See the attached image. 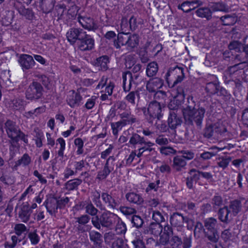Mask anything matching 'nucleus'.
<instances>
[{
  "instance_id": "obj_1",
  "label": "nucleus",
  "mask_w": 248,
  "mask_h": 248,
  "mask_svg": "<svg viewBox=\"0 0 248 248\" xmlns=\"http://www.w3.org/2000/svg\"><path fill=\"white\" fill-rule=\"evenodd\" d=\"M204 112L205 110L203 108H197L194 106H188L183 111L184 116L186 120L195 121L197 124L201 123Z\"/></svg>"
},
{
  "instance_id": "obj_2",
  "label": "nucleus",
  "mask_w": 248,
  "mask_h": 248,
  "mask_svg": "<svg viewBox=\"0 0 248 248\" xmlns=\"http://www.w3.org/2000/svg\"><path fill=\"white\" fill-rule=\"evenodd\" d=\"M87 90L85 89H80L77 92L74 90L70 91L67 94V102L68 105L72 108L78 106L82 99L88 96L89 95L85 94Z\"/></svg>"
},
{
  "instance_id": "obj_3",
  "label": "nucleus",
  "mask_w": 248,
  "mask_h": 248,
  "mask_svg": "<svg viewBox=\"0 0 248 248\" xmlns=\"http://www.w3.org/2000/svg\"><path fill=\"white\" fill-rule=\"evenodd\" d=\"M144 114L150 122H152L153 120L156 118L160 119L162 116L160 104L157 102L151 103L147 111H144Z\"/></svg>"
},
{
  "instance_id": "obj_4",
  "label": "nucleus",
  "mask_w": 248,
  "mask_h": 248,
  "mask_svg": "<svg viewBox=\"0 0 248 248\" xmlns=\"http://www.w3.org/2000/svg\"><path fill=\"white\" fill-rule=\"evenodd\" d=\"M114 87V83L105 76L102 77L96 87L97 89H101V92L104 93L101 97L105 99L107 95H110L113 92Z\"/></svg>"
},
{
  "instance_id": "obj_5",
  "label": "nucleus",
  "mask_w": 248,
  "mask_h": 248,
  "mask_svg": "<svg viewBox=\"0 0 248 248\" xmlns=\"http://www.w3.org/2000/svg\"><path fill=\"white\" fill-rule=\"evenodd\" d=\"M171 95L173 97L169 104V108L170 109H175L184 101L185 95L182 88H178L176 90H173L171 92Z\"/></svg>"
},
{
  "instance_id": "obj_6",
  "label": "nucleus",
  "mask_w": 248,
  "mask_h": 248,
  "mask_svg": "<svg viewBox=\"0 0 248 248\" xmlns=\"http://www.w3.org/2000/svg\"><path fill=\"white\" fill-rule=\"evenodd\" d=\"M7 134L13 140L17 141L19 139H23L25 143H27L28 140L24 137L15 125L14 123L11 121H8L5 124Z\"/></svg>"
},
{
  "instance_id": "obj_7",
  "label": "nucleus",
  "mask_w": 248,
  "mask_h": 248,
  "mask_svg": "<svg viewBox=\"0 0 248 248\" xmlns=\"http://www.w3.org/2000/svg\"><path fill=\"white\" fill-rule=\"evenodd\" d=\"M42 91L43 88L40 84L33 82L27 91L26 97L30 100L38 99L41 97Z\"/></svg>"
},
{
  "instance_id": "obj_8",
  "label": "nucleus",
  "mask_w": 248,
  "mask_h": 248,
  "mask_svg": "<svg viewBox=\"0 0 248 248\" xmlns=\"http://www.w3.org/2000/svg\"><path fill=\"white\" fill-rule=\"evenodd\" d=\"M119 220V217L116 215L110 212H107L103 214L100 222L102 226L111 229L115 226L117 221Z\"/></svg>"
},
{
  "instance_id": "obj_9",
  "label": "nucleus",
  "mask_w": 248,
  "mask_h": 248,
  "mask_svg": "<svg viewBox=\"0 0 248 248\" xmlns=\"http://www.w3.org/2000/svg\"><path fill=\"white\" fill-rule=\"evenodd\" d=\"M85 31L82 29L73 28L69 30L66 33V37L70 44H74L77 40L83 39L85 36Z\"/></svg>"
},
{
  "instance_id": "obj_10",
  "label": "nucleus",
  "mask_w": 248,
  "mask_h": 248,
  "mask_svg": "<svg viewBox=\"0 0 248 248\" xmlns=\"http://www.w3.org/2000/svg\"><path fill=\"white\" fill-rule=\"evenodd\" d=\"M217 10V5L215 3H212L209 4L208 8H200L198 9L196 12L197 16L202 18H206L207 19H210L212 14L216 12Z\"/></svg>"
},
{
  "instance_id": "obj_11",
  "label": "nucleus",
  "mask_w": 248,
  "mask_h": 248,
  "mask_svg": "<svg viewBox=\"0 0 248 248\" xmlns=\"http://www.w3.org/2000/svg\"><path fill=\"white\" fill-rule=\"evenodd\" d=\"M176 74L179 75L177 76V79L174 81L171 87L174 86L175 84L181 82L183 80L184 77V70L182 68L176 67L173 69H170L168 71L166 75V81L169 86H170L169 77L170 76H175Z\"/></svg>"
},
{
  "instance_id": "obj_12",
  "label": "nucleus",
  "mask_w": 248,
  "mask_h": 248,
  "mask_svg": "<svg viewBox=\"0 0 248 248\" xmlns=\"http://www.w3.org/2000/svg\"><path fill=\"white\" fill-rule=\"evenodd\" d=\"M18 62L23 70H28L32 68L35 64L33 57L28 54H21Z\"/></svg>"
},
{
  "instance_id": "obj_13",
  "label": "nucleus",
  "mask_w": 248,
  "mask_h": 248,
  "mask_svg": "<svg viewBox=\"0 0 248 248\" xmlns=\"http://www.w3.org/2000/svg\"><path fill=\"white\" fill-rule=\"evenodd\" d=\"M46 208L47 211L51 215H53L57 212L58 208H60V202L55 198L49 197L47 199L44 203Z\"/></svg>"
},
{
  "instance_id": "obj_14",
  "label": "nucleus",
  "mask_w": 248,
  "mask_h": 248,
  "mask_svg": "<svg viewBox=\"0 0 248 248\" xmlns=\"http://www.w3.org/2000/svg\"><path fill=\"white\" fill-rule=\"evenodd\" d=\"M80 43L78 45V48L82 51L92 49L94 45V40L89 35L85 32V36L83 39L79 40Z\"/></svg>"
},
{
  "instance_id": "obj_15",
  "label": "nucleus",
  "mask_w": 248,
  "mask_h": 248,
  "mask_svg": "<svg viewBox=\"0 0 248 248\" xmlns=\"http://www.w3.org/2000/svg\"><path fill=\"white\" fill-rule=\"evenodd\" d=\"M243 51L238 54H236L234 56V59L236 62H239L238 64H235L234 65L231 67V69L235 68L239 66L241 63L246 62L247 59H248V44L246 45H243L242 47Z\"/></svg>"
},
{
  "instance_id": "obj_16",
  "label": "nucleus",
  "mask_w": 248,
  "mask_h": 248,
  "mask_svg": "<svg viewBox=\"0 0 248 248\" xmlns=\"http://www.w3.org/2000/svg\"><path fill=\"white\" fill-rule=\"evenodd\" d=\"M189 174L191 176V180L196 182L202 178H204L208 180H211L212 179V175L207 172H202L192 170H190Z\"/></svg>"
},
{
  "instance_id": "obj_17",
  "label": "nucleus",
  "mask_w": 248,
  "mask_h": 248,
  "mask_svg": "<svg viewBox=\"0 0 248 248\" xmlns=\"http://www.w3.org/2000/svg\"><path fill=\"white\" fill-rule=\"evenodd\" d=\"M163 84L162 79L159 78H154L150 79L146 85L147 89L150 92H154L160 88Z\"/></svg>"
},
{
  "instance_id": "obj_18",
  "label": "nucleus",
  "mask_w": 248,
  "mask_h": 248,
  "mask_svg": "<svg viewBox=\"0 0 248 248\" xmlns=\"http://www.w3.org/2000/svg\"><path fill=\"white\" fill-rule=\"evenodd\" d=\"M184 221L186 222H191V226L188 227V228H192L193 226V222L192 220H188L185 218L183 216L178 213L173 214L170 218V222L172 225L175 226H180L182 225V223Z\"/></svg>"
},
{
  "instance_id": "obj_19",
  "label": "nucleus",
  "mask_w": 248,
  "mask_h": 248,
  "mask_svg": "<svg viewBox=\"0 0 248 248\" xmlns=\"http://www.w3.org/2000/svg\"><path fill=\"white\" fill-rule=\"evenodd\" d=\"M79 22L84 28L89 31L95 30L97 28L93 19L89 17H81L79 19Z\"/></svg>"
},
{
  "instance_id": "obj_20",
  "label": "nucleus",
  "mask_w": 248,
  "mask_h": 248,
  "mask_svg": "<svg viewBox=\"0 0 248 248\" xmlns=\"http://www.w3.org/2000/svg\"><path fill=\"white\" fill-rule=\"evenodd\" d=\"M123 88L124 90L126 92L128 91L132 83H136L135 81L133 80L132 74L129 72L124 73L123 74Z\"/></svg>"
},
{
  "instance_id": "obj_21",
  "label": "nucleus",
  "mask_w": 248,
  "mask_h": 248,
  "mask_svg": "<svg viewBox=\"0 0 248 248\" xmlns=\"http://www.w3.org/2000/svg\"><path fill=\"white\" fill-rule=\"evenodd\" d=\"M215 220L210 219L207 221L205 224V226L208 229L206 232L207 235L209 240L212 241H216V231L214 229V226L215 225Z\"/></svg>"
},
{
  "instance_id": "obj_22",
  "label": "nucleus",
  "mask_w": 248,
  "mask_h": 248,
  "mask_svg": "<svg viewBox=\"0 0 248 248\" xmlns=\"http://www.w3.org/2000/svg\"><path fill=\"white\" fill-rule=\"evenodd\" d=\"M128 34H124L123 33H118L117 40L114 42V45L117 48H119L121 46L124 45H127Z\"/></svg>"
},
{
  "instance_id": "obj_23",
  "label": "nucleus",
  "mask_w": 248,
  "mask_h": 248,
  "mask_svg": "<svg viewBox=\"0 0 248 248\" xmlns=\"http://www.w3.org/2000/svg\"><path fill=\"white\" fill-rule=\"evenodd\" d=\"M126 105L124 102H117L113 107H112L109 111L110 116L113 117L117 114H120L121 111L125 109Z\"/></svg>"
},
{
  "instance_id": "obj_24",
  "label": "nucleus",
  "mask_w": 248,
  "mask_h": 248,
  "mask_svg": "<svg viewBox=\"0 0 248 248\" xmlns=\"http://www.w3.org/2000/svg\"><path fill=\"white\" fill-rule=\"evenodd\" d=\"M180 124L181 120L176 114L174 112H170L168 118V124L170 127L171 129H174Z\"/></svg>"
},
{
  "instance_id": "obj_25",
  "label": "nucleus",
  "mask_w": 248,
  "mask_h": 248,
  "mask_svg": "<svg viewBox=\"0 0 248 248\" xmlns=\"http://www.w3.org/2000/svg\"><path fill=\"white\" fill-rule=\"evenodd\" d=\"M31 213V210L28 206L24 205L19 212V216L23 222H26L29 220Z\"/></svg>"
},
{
  "instance_id": "obj_26",
  "label": "nucleus",
  "mask_w": 248,
  "mask_h": 248,
  "mask_svg": "<svg viewBox=\"0 0 248 248\" xmlns=\"http://www.w3.org/2000/svg\"><path fill=\"white\" fill-rule=\"evenodd\" d=\"M242 208V203L240 201L235 200L232 201L230 204V208L232 210L234 216L237 215L241 211Z\"/></svg>"
},
{
  "instance_id": "obj_27",
  "label": "nucleus",
  "mask_w": 248,
  "mask_h": 248,
  "mask_svg": "<svg viewBox=\"0 0 248 248\" xmlns=\"http://www.w3.org/2000/svg\"><path fill=\"white\" fill-rule=\"evenodd\" d=\"M126 198L129 202L136 204H140L143 201L142 198L139 194L133 192L126 194Z\"/></svg>"
},
{
  "instance_id": "obj_28",
  "label": "nucleus",
  "mask_w": 248,
  "mask_h": 248,
  "mask_svg": "<svg viewBox=\"0 0 248 248\" xmlns=\"http://www.w3.org/2000/svg\"><path fill=\"white\" fill-rule=\"evenodd\" d=\"M109 62L108 58L107 56H102L96 60V65L99 67V69L106 70L108 68V63Z\"/></svg>"
},
{
  "instance_id": "obj_29",
  "label": "nucleus",
  "mask_w": 248,
  "mask_h": 248,
  "mask_svg": "<svg viewBox=\"0 0 248 248\" xmlns=\"http://www.w3.org/2000/svg\"><path fill=\"white\" fill-rule=\"evenodd\" d=\"M158 65L155 62L149 63L146 68V74L148 77H152L156 74L158 71Z\"/></svg>"
},
{
  "instance_id": "obj_30",
  "label": "nucleus",
  "mask_w": 248,
  "mask_h": 248,
  "mask_svg": "<svg viewBox=\"0 0 248 248\" xmlns=\"http://www.w3.org/2000/svg\"><path fill=\"white\" fill-rule=\"evenodd\" d=\"M126 122L124 120L113 123L111 124V128L112 129L113 134L115 135H117L118 131L121 130L123 127L125 125Z\"/></svg>"
},
{
  "instance_id": "obj_31",
  "label": "nucleus",
  "mask_w": 248,
  "mask_h": 248,
  "mask_svg": "<svg viewBox=\"0 0 248 248\" xmlns=\"http://www.w3.org/2000/svg\"><path fill=\"white\" fill-rule=\"evenodd\" d=\"M102 198L110 208L113 209L117 206V203L108 194H102Z\"/></svg>"
},
{
  "instance_id": "obj_32",
  "label": "nucleus",
  "mask_w": 248,
  "mask_h": 248,
  "mask_svg": "<svg viewBox=\"0 0 248 248\" xmlns=\"http://www.w3.org/2000/svg\"><path fill=\"white\" fill-rule=\"evenodd\" d=\"M186 164V161L183 157L180 156L175 157L173 159V168L176 170H180Z\"/></svg>"
},
{
  "instance_id": "obj_33",
  "label": "nucleus",
  "mask_w": 248,
  "mask_h": 248,
  "mask_svg": "<svg viewBox=\"0 0 248 248\" xmlns=\"http://www.w3.org/2000/svg\"><path fill=\"white\" fill-rule=\"evenodd\" d=\"M219 219L222 222H226L228 220L230 211L227 207L224 206L220 208L218 212Z\"/></svg>"
},
{
  "instance_id": "obj_34",
  "label": "nucleus",
  "mask_w": 248,
  "mask_h": 248,
  "mask_svg": "<svg viewBox=\"0 0 248 248\" xmlns=\"http://www.w3.org/2000/svg\"><path fill=\"white\" fill-rule=\"evenodd\" d=\"M139 37L136 34L129 35L128 34L127 46L130 48L136 47L139 44Z\"/></svg>"
},
{
  "instance_id": "obj_35",
  "label": "nucleus",
  "mask_w": 248,
  "mask_h": 248,
  "mask_svg": "<svg viewBox=\"0 0 248 248\" xmlns=\"http://www.w3.org/2000/svg\"><path fill=\"white\" fill-rule=\"evenodd\" d=\"M31 162V157L27 154H25L21 159H19L16 163V167H17L19 165H22L24 166L28 165Z\"/></svg>"
},
{
  "instance_id": "obj_36",
  "label": "nucleus",
  "mask_w": 248,
  "mask_h": 248,
  "mask_svg": "<svg viewBox=\"0 0 248 248\" xmlns=\"http://www.w3.org/2000/svg\"><path fill=\"white\" fill-rule=\"evenodd\" d=\"M108 160L107 161L105 167L103 170L100 171L97 175V177L99 179H104L109 174L110 171L112 170V168H109L108 166Z\"/></svg>"
},
{
  "instance_id": "obj_37",
  "label": "nucleus",
  "mask_w": 248,
  "mask_h": 248,
  "mask_svg": "<svg viewBox=\"0 0 248 248\" xmlns=\"http://www.w3.org/2000/svg\"><path fill=\"white\" fill-rule=\"evenodd\" d=\"M243 44L238 41H232L230 43L229 48L230 50H234L236 52L241 53Z\"/></svg>"
},
{
  "instance_id": "obj_38",
  "label": "nucleus",
  "mask_w": 248,
  "mask_h": 248,
  "mask_svg": "<svg viewBox=\"0 0 248 248\" xmlns=\"http://www.w3.org/2000/svg\"><path fill=\"white\" fill-rule=\"evenodd\" d=\"M115 231L117 234L125 233L126 231L125 224L119 218V220L115 224Z\"/></svg>"
},
{
  "instance_id": "obj_39",
  "label": "nucleus",
  "mask_w": 248,
  "mask_h": 248,
  "mask_svg": "<svg viewBox=\"0 0 248 248\" xmlns=\"http://www.w3.org/2000/svg\"><path fill=\"white\" fill-rule=\"evenodd\" d=\"M91 240L96 244H100L102 242L101 235L98 232L92 231L90 232Z\"/></svg>"
},
{
  "instance_id": "obj_40",
  "label": "nucleus",
  "mask_w": 248,
  "mask_h": 248,
  "mask_svg": "<svg viewBox=\"0 0 248 248\" xmlns=\"http://www.w3.org/2000/svg\"><path fill=\"white\" fill-rule=\"evenodd\" d=\"M26 105V102L24 101L21 98H18L13 101V107L14 109L16 110L23 109Z\"/></svg>"
},
{
  "instance_id": "obj_41",
  "label": "nucleus",
  "mask_w": 248,
  "mask_h": 248,
  "mask_svg": "<svg viewBox=\"0 0 248 248\" xmlns=\"http://www.w3.org/2000/svg\"><path fill=\"white\" fill-rule=\"evenodd\" d=\"M81 183L79 179H74L69 181L66 184V188L69 190H72L78 187Z\"/></svg>"
},
{
  "instance_id": "obj_42",
  "label": "nucleus",
  "mask_w": 248,
  "mask_h": 248,
  "mask_svg": "<svg viewBox=\"0 0 248 248\" xmlns=\"http://www.w3.org/2000/svg\"><path fill=\"white\" fill-rule=\"evenodd\" d=\"M74 144L77 148V153L78 155H81L83 153L84 142L80 138H77L74 140Z\"/></svg>"
},
{
  "instance_id": "obj_43",
  "label": "nucleus",
  "mask_w": 248,
  "mask_h": 248,
  "mask_svg": "<svg viewBox=\"0 0 248 248\" xmlns=\"http://www.w3.org/2000/svg\"><path fill=\"white\" fill-rule=\"evenodd\" d=\"M194 2L186 1L181 5V9L185 12H188L195 8Z\"/></svg>"
},
{
  "instance_id": "obj_44",
  "label": "nucleus",
  "mask_w": 248,
  "mask_h": 248,
  "mask_svg": "<svg viewBox=\"0 0 248 248\" xmlns=\"http://www.w3.org/2000/svg\"><path fill=\"white\" fill-rule=\"evenodd\" d=\"M151 233L154 235H158L160 234L162 231V228L159 223H152L150 226Z\"/></svg>"
},
{
  "instance_id": "obj_45",
  "label": "nucleus",
  "mask_w": 248,
  "mask_h": 248,
  "mask_svg": "<svg viewBox=\"0 0 248 248\" xmlns=\"http://www.w3.org/2000/svg\"><path fill=\"white\" fill-rule=\"evenodd\" d=\"M57 144H59L60 145V150L58 151V155L60 156H63L64 154V151L65 149V141L62 138H59L57 140Z\"/></svg>"
},
{
  "instance_id": "obj_46",
  "label": "nucleus",
  "mask_w": 248,
  "mask_h": 248,
  "mask_svg": "<svg viewBox=\"0 0 248 248\" xmlns=\"http://www.w3.org/2000/svg\"><path fill=\"white\" fill-rule=\"evenodd\" d=\"M112 248H128V246L122 239L118 238L112 242Z\"/></svg>"
},
{
  "instance_id": "obj_47",
  "label": "nucleus",
  "mask_w": 248,
  "mask_h": 248,
  "mask_svg": "<svg viewBox=\"0 0 248 248\" xmlns=\"http://www.w3.org/2000/svg\"><path fill=\"white\" fill-rule=\"evenodd\" d=\"M15 233L17 235H20L27 232V229L26 226L23 224H17L14 227Z\"/></svg>"
},
{
  "instance_id": "obj_48",
  "label": "nucleus",
  "mask_w": 248,
  "mask_h": 248,
  "mask_svg": "<svg viewBox=\"0 0 248 248\" xmlns=\"http://www.w3.org/2000/svg\"><path fill=\"white\" fill-rule=\"evenodd\" d=\"M220 20L224 25H232L234 23V18L228 15L221 16Z\"/></svg>"
},
{
  "instance_id": "obj_49",
  "label": "nucleus",
  "mask_w": 248,
  "mask_h": 248,
  "mask_svg": "<svg viewBox=\"0 0 248 248\" xmlns=\"http://www.w3.org/2000/svg\"><path fill=\"white\" fill-rule=\"evenodd\" d=\"M129 142L132 144H136L138 143L142 144V143H143V140L140 136L137 134H135L133 135L132 137L130 138Z\"/></svg>"
},
{
  "instance_id": "obj_50",
  "label": "nucleus",
  "mask_w": 248,
  "mask_h": 248,
  "mask_svg": "<svg viewBox=\"0 0 248 248\" xmlns=\"http://www.w3.org/2000/svg\"><path fill=\"white\" fill-rule=\"evenodd\" d=\"M30 241L32 245H36L38 243L40 238L35 232H31L28 235Z\"/></svg>"
},
{
  "instance_id": "obj_51",
  "label": "nucleus",
  "mask_w": 248,
  "mask_h": 248,
  "mask_svg": "<svg viewBox=\"0 0 248 248\" xmlns=\"http://www.w3.org/2000/svg\"><path fill=\"white\" fill-rule=\"evenodd\" d=\"M170 243L173 248H176L182 244V241L178 236H174L170 239Z\"/></svg>"
},
{
  "instance_id": "obj_52",
  "label": "nucleus",
  "mask_w": 248,
  "mask_h": 248,
  "mask_svg": "<svg viewBox=\"0 0 248 248\" xmlns=\"http://www.w3.org/2000/svg\"><path fill=\"white\" fill-rule=\"evenodd\" d=\"M96 98V97L95 96H93L89 98L85 104V108L88 109L93 108L95 104Z\"/></svg>"
},
{
  "instance_id": "obj_53",
  "label": "nucleus",
  "mask_w": 248,
  "mask_h": 248,
  "mask_svg": "<svg viewBox=\"0 0 248 248\" xmlns=\"http://www.w3.org/2000/svg\"><path fill=\"white\" fill-rule=\"evenodd\" d=\"M45 111V107H39L34 109L33 111H30L26 113L25 116L27 117H32L34 113L38 114Z\"/></svg>"
},
{
  "instance_id": "obj_54",
  "label": "nucleus",
  "mask_w": 248,
  "mask_h": 248,
  "mask_svg": "<svg viewBox=\"0 0 248 248\" xmlns=\"http://www.w3.org/2000/svg\"><path fill=\"white\" fill-rule=\"evenodd\" d=\"M152 217L157 223L162 222L164 220V217L159 211L154 212Z\"/></svg>"
},
{
  "instance_id": "obj_55",
  "label": "nucleus",
  "mask_w": 248,
  "mask_h": 248,
  "mask_svg": "<svg viewBox=\"0 0 248 248\" xmlns=\"http://www.w3.org/2000/svg\"><path fill=\"white\" fill-rule=\"evenodd\" d=\"M86 213L92 216H94L97 213V209L92 204H88L86 206Z\"/></svg>"
},
{
  "instance_id": "obj_56",
  "label": "nucleus",
  "mask_w": 248,
  "mask_h": 248,
  "mask_svg": "<svg viewBox=\"0 0 248 248\" xmlns=\"http://www.w3.org/2000/svg\"><path fill=\"white\" fill-rule=\"evenodd\" d=\"M132 222L137 227H140L143 223L142 219L139 216H133L132 217Z\"/></svg>"
},
{
  "instance_id": "obj_57",
  "label": "nucleus",
  "mask_w": 248,
  "mask_h": 248,
  "mask_svg": "<svg viewBox=\"0 0 248 248\" xmlns=\"http://www.w3.org/2000/svg\"><path fill=\"white\" fill-rule=\"evenodd\" d=\"M117 238H118L116 236L114 235V234H112L111 232H108L105 234V240L106 242L110 243L112 242V241L113 240H116Z\"/></svg>"
},
{
  "instance_id": "obj_58",
  "label": "nucleus",
  "mask_w": 248,
  "mask_h": 248,
  "mask_svg": "<svg viewBox=\"0 0 248 248\" xmlns=\"http://www.w3.org/2000/svg\"><path fill=\"white\" fill-rule=\"evenodd\" d=\"M160 183L159 180H157L156 182L155 183H150L148 186L146 188V191L149 192L151 190H154L155 191H156L157 188H158V185Z\"/></svg>"
},
{
  "instance_id": "obj_59",
  "label": "nucleus",
  "mask_w": 248,
  "mask_h": 248,
  "mask_svg": "<svg viewBox=\"0 0 248 248\" xmlns=\"http://www.w3.org/2000/svg\"><path fill=\"white\" fill-rule=\"evenodd\" d=\"M160 152L162 154L166 155L172 154L174 153V150L171 147H164L160 149Z\"/></svg>"
},
{
  "instance_id": "obj_60",
  "label": "nucleus",
  "mask_w": 248,
  "mask_h": 248,
  "mask_svg": "<svg viewBox=\"0 0 248 248\" xmlns=\"http://www.w3.org/2000/svg\"><path fill=\"white\" fill-rule=\"evenodd\" d=\"M89 220L90 218L87 215H83L77 218V221L80 224H85L87 223Z\"/></svg>"
},
{
  "instance_id": "obj_61",
  "label": "nucleus",
  "mask_w": 248,
  "mask_h": 248,
  "mask_svg": "<svg viewBox=\"0 0 248 248\" xmlns=\"http://www.w3.org/2000/svg\"><path fill=\"white\" fill-rule=\"evenodd\" d=\"M44 139V136L42 134H39L35 139V144L37 147H41L43 145L42 140Z\"/></svg>"
},
{
  "instance_id": "obj_62",
  "label": "nucleus",
  "mask_w": 248,
  "mask_h": 248,
  "mask_svg": "<svg viewBox=\"0 0 248 248\" xmlns=\"http://www.w3.org/2000/svg\"><path fill=\"white\" fill-rule=\"evenodd\" d=\"M33 58L34 59L40 64L42 65H46V61L42 56L39 55H33Z\"/></svg>"
},
{
  "instance_id": "obj_63",
  "label": "nucleus",
  "mask_w": 248,
  "mask_h": 248,
  "mask_svg": "<svg viewBox=\"0 0 248 248\" xmlns=\"http://www.w3.org/2000/svg\"><path fill=\"white\" fill-rule=\"evenodd\" d=\"M183 157L190 160L194 157V153L191 151H184L182 152Z\"/></svg>"
},
{
  "instance_id": "obj_64",
  "label": "nucleus",
  "mask_w": 248,
  "mask_h": 248,
  "mask_svg": "<svg viewBox=\"0 0 248 248\" xmlns=\"http://www.w3.org/2000/svg\"><path fill=\"white\" fill-rule=\"evenodd\" d=\"M242 118L244 124L248 126V108L243 110Z\"/></svg>"
}]
</instances>
